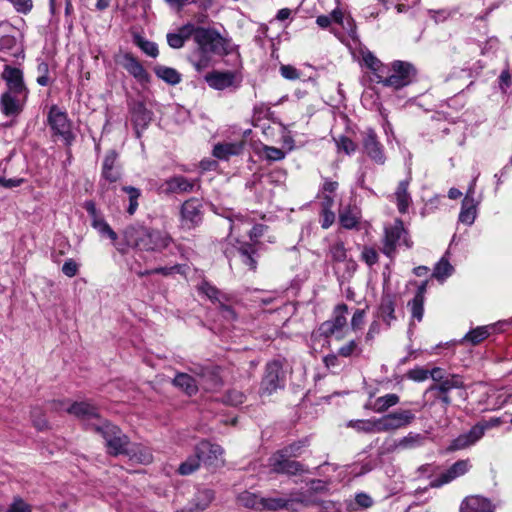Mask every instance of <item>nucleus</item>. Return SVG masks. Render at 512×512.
Here are the masks:
<instances>
[{"mask_svg":"<svg viewBox=\"0 0 512 512\" xmlns=\"http://www.w3.org/2000/svg\"><path fill=\"white\" fill-rule=\"evenodd\" d=\"M190 37L195 43V48L187 56V61L198 73L213 66L215 57L224 58L236 53L240 58L239 46L213 27L184 25L178 33L167 34V43L171 48L179 49Z\"/></svg>","mask_w":512,"mask_h":512,"instance_id":"f257e3e1","label":"nucleus"},{"mask_svg":"<svg viewBox=\"0 0 512 512\" xmlns=\"http://www.w3.org/2000/svg\"><path fill=\"white\" fill-rule=\"evenodd\" d=\"M122 234L125 244L140 252L162 253L174 243L168 231L144 224L128 225Z\"/></svg>","mask_w":512,"mask_h":512,"instance_id":"f03ea898","label":"nucleus"},{"mask_svg":"<svg viewBox=\"0 0 512 512\" xmlns=\"http://www.w3.org/2000/svg\"><path fill=\"white\" fill-rule=\"evenodd\" d=\"M386 74H379L377 83L393 90H400L417 80L418 70L410 62L394 60L387 66Z\"/></svg>","mask_w":512,"mask_h":512,"instance_id":"7ed1b4c3","label":"nucleus"},{"mask_svg":"<svg viewBox=\"0 0 512 512\" xmlns=\"http://www.w3.org/2000/svg\"><path fill=\"white\" fill-rule=\"evenodd\" d=\"M91 430L103 438L106 453L109 456L124 455L129 448L131 442L129 436L119 426L108 420H104L100 424H92Z\"/></svg>","mask_w":512,"mask_h":512,"instance_id":"20e7f679","label":"nucleus"},{"mask_svg":"<svg viewBox=\"0 0 512 512\" xmlns=\"http://www.w3.org/2000/svg\"><path fill=\"white\" fill-rule=\"evenodd\" d=\"M47 123L52 131V136L60 137L63 140L68 158H71V146L76 140V135L72 131V122L67 112L59 109L57 105H52L47 115Z\"/></svg>","mask_w":512,"mask_h":512,"instance_id":"39448f33","label":"nucleus"},{"mask_svg":"<svg viewBox=\"0 0 512 512\" xmlns=\"http://www.w3.org/2000/svg\"><path fill=\"white\" fill-rule=\"evenodd\" d=\"M285 385L286 374L282 362L278 359L267 362L260 382V396H271L278 390H283Z\"/></svg>","mask_w":512,"mask_h":512,"instance_id":"423d86ee","label":"nucleus"},{"mask_svg":"<svg viewBox=\"0 0 512 512\" xmlns=\"http://www.w3.org/2000/svg\"><path fill=\"white\" fill-rule=\"evenodd\" d=\"M453 389L465 390L466 386L463 381V377L459 374H451L445 376V380L441 383L431 384L426 392L433 393L436 400H438L443 408H447L452 404V398L449 393Z\"/></svg>","mask_w":512,"mask_h":512,"instance_id":"0eeeda50","label":"nucleus"},{"mask_svg":"<svg viewBox=\"0 0 512 512\" xmlns=\"http://www.w3.org/2000/svg\"><path fill=\"white\" fill-rule=\"evenodd\" d=\"M498 424V419H491L490 422L480 421L476 423L474 426L471 427V429L468 432L460 434L458 437L453 439L450 445L448 446L447 450L449 452H454L474 445L484 436L485 431L488 428L496 426Z\"/></svg>","mask_w":512,"mask_h":512,"instance_id":"6e6552de","label":"nucleus"},{"mask_svg":"<svg viewBox=\"0 0 512 512\" xmlns=\"http://www.w3.org/2000/svg\"><path fill=\"white\" fill-rule=\"evenodd\" d=\"M269 467L271 471L279 475L297 476L306 472L305 465L294 458L286 456L278 451H275L269 457Z\"/></svg>","mask_w":512,"mask_h":512,"instance_id":"1a4fd4ad","label":"nucleus"},{"mask_svg":"<svg viewBox=\"0 0 512 512\" xmlns=\"http://www.w3.org/2000/svg\"><path fill=\"white\" fill-rule=\"evenodd\" d=\"M203 220V205L201 200L191 197L185 200L180 207V221L184 229L191 230L198 227Z\"/></svg>","mask_w":512,"mask_h":512,"instance_id":"9d476101","label":"nucleus"},{"mask_svg":"<svg viewBox=\"0 0 512 512\" xmlns=\"http://www.w3.org/2000/svg\"><path fill=\"white\" fill-rule=\"evenodd\" d=\"M361 144L363 152L376 164L383 165L386 161L385 149L380 142L376 131L367 128L361 132Z\"/></svg>","mask_w":512,"mask_h":512,"instance_id":"9b49d317","label":"nucleus"},{"mask_svg":"<svg viewBox=\"0 0 512 512\" xmlns=\"http://www.w3.org/2000/svg\"><path fill=\"white\" fill-rule=\"evenodd\" d=\"M205 82L214 90L223 91L228 88L237 89L241 84V77L232 70H213L204 76Z\"/></svg>","mask_w":512,"mask_h":512,"instance_id":"f8f14e48","label":"nucleus"},{"mask_svg":"<svg viewBox=\"0 0 512 512\" xmlns=\"http://www.w3.org/2000/svg\"><path fill=\"white\" fill-rule=\"evenodd\" d=\"M114 59L117 64L124 68L141 85L151 82L150 74L131 52L116 55Z\"/></svg>","mask_w":512,"mask_h":512,"instance_id":"ddd939ff","label":"nucleus"},{"mask_svg":"<svg viewBox=\"0 0 512 512\" xmlns=\"http://www.w3.org/2000/svg\"><path fill=\"white\" fill-rule=\"evenodd\" d=\"M403 234H406V228L404 227V223L401 219H396L392 226L385 228L381 252L390 260L395 259L397 246L399 245Z\"/></svg>","mask_w":512,"mask_h":512,"instance_id":"4468645a","label":"nucleus"},{"mask_svg":"<svg viewBox=\"0 0 512 512\" xmlns=\"http://www.w3.org/2000/svg\"><path fill=\"white\" fill-rule=\"evenodd\" d=\"M416 419L415 413L410 409H399L379 418L382 432L398 430L412 424Z\"/></svg>","mask_w":512,"mask_h":512,"instance_id":"2eb2a0df","label":"nucleus"},{"mask_svg":"<svg viewBox=\"0 0 512 512\" xmlns=\"http://www.w3.org/2000/svg\"><path fill=\"white\" fill-rule=\"evenodd\" d=\"M239 246L233 248H226L224 250V254L228 260H230L231 255L234 250L237 252L238 257L244 267L247 270L256 272L258 267V250L253 243L249 242H238Z\"/></svg>","mask_w":512,"mask_h":512,"instance_id":"dca6fc26","label":"nucleus"},{"mask_svg":"<svg viewBox=\"0 0 512 512\" xmlns=\"http://www.w3.org/2000/svg\"><path fill=\"white\" fill-rule=\"evenodd\" d=\"M129 112L136 137L141 138L142 132L148 128L152 121L153 112L146 108L143 101H133L129 104Z\"/></svg>","mask_w":512,"mask_h":512,"instance_id":"f3484780","label":"nucleus"},{"mask_svg":"<svg viewBox=\"0 0 512 512\" xmlns=\"http://www.w3.org/2000/svg\"><path fill=\"white\" fill-rule=\"evenodd\" d=\"M1 78L6 82L7 92L23 95L25 99L27 98L29 90L25 85L23 71L20 68L5 65Z\"/></svg>","mask_w":512,"mask_h":512,"instance_id":"a211bd4d","label":"nucleus"},{"mask_svg":"<svg viewBox=\"0 0 512 512\" xmlns=\"http://www.w3.org/2000/svg\"><path fill=\"white\" fill-rule=\"evenodd\" d=\"M118 158L119 153L115 149L106 152L101 167V179L108 183H116L122 178V167Z\"/></svg>","mask_w":512,"mask_h":512,"instance_id":"6ab92c4d","label":"nucleus"},{"mask_svg":"<svg viewBox=\"0 0 512 512\" xmlns=\"http://www.w3.org/2000/svg\"><path fill=\"white\" fill-rule=\"evenodd\" d=\"M471 468L469 459L457 460L446 471L441 473L437 478L432 480L429 484L431 488H440L448 484L456 478L466 474Z\"/></svg>","mask_w":512,"mask_h":512,"instance_id":"aec40b11","label":"nucleus"},{"mask_svg":"<svg viewBox=\"0 0 512 512\" xmlns=\"http://www.w3.org/2000/svg\"><path fill=\"white\" fill-rule=\"evenodd\" d=\"M163 186L164 192L167 195L191 193L196 187H200V180L189 179L183 175H175L166 179Z\"/></svg>","mask_w":512,"mask_h":512,"instance_id":"412c9836","label":"nucleus"},{"mask_svg":"<svg viewBox=\"0 0 512 512\" xmlns=\"http://www.w3.org/2000/svg\"><path fill=\"white\" fill-rule=\"evenodd\" d=\"M426 437L420 433L409 432L399 441L393 440L387 446L385 443L379 450V455H385L394 452L397 448L411 450L424 445Z\"/></svg>","mask_w":512,"mask_h":512,"instance_id":"4be33fe9","label":"nucleus"},{"mask_svg":"<svg viewBox=\"0 0 512 512\" xmlns=\"http://www.w3.org/2000/svg\"><path fill=\"white\" fill-rule=\"evenodd\" d=\"M194 452L199 458L200 463L206 466H214L219 460V457L222 456L224 450L219 444L203 440L196 445Z\"/></svg>","mask_w":512,"mask_h":512,"instance_id":"5701e85b","label":"nucleus"},{"mask_svg":"<svg viewBox=\"0 0 512 512\" xmlns=\"http://www.w3.org/2000/svg\"><path fill=\"white\" fill-rule=\"evenodd\" d=\"M397 303V295L395 293H383L377 309V316L387 325L391 326L393 321L397 320L395 308Z\"/></svg>","mask_w":512,"mask_h":512,"instance_id":"b1692460","label":"nucleus"},{"mask_svg":"<svg viewBox=\"0 0 512 512\" xmlns=\"http://www.w3.org/2000/svg\"><path fill=\"white\" fill-rule=\"evenodd\" d=\"M197 375L199 376L206 391H216L224 384L221 376V368L219 366L201 367L200 372L197 373Z\"/></svg>","mask_w":512,"mask_h":512,"instance_id":"393cba45","label":"nucleus"},{"mask_svg":"<svg viewBox=\"0 0 512 512\" xmlns=\"http://www.w3.org/2000/svg\"><path fill=\"white\" fill-rule=\"evenodd\" d=\"M459 512H495V507L488 498L470 495L461 502Z\"/></svg>","mask_w":512,"mask_h":512,"instance_id":"a878e982","label":"nucleus"},{"mask_svg":"<svg viewBox=\"0 0 512 512\" xmlns=\"http://www.w3.org/2000/svg\"><path fill=\"white\" fill-rule=\"evenodd\" d=\"M361 218V210L356 205H347L346 207L339 210V224L344 229H358Z\"/></svg>","mask_w":512,"mask_h":512,"instance_id":"bb28decb","label":"nucleus"},{"mask_svg":"<svg viewBox=\"0 0 512 512\" xmlns=\"http://www.w3.org/2000/svg\"><path fill=\"white\" fill-rule=\"evenodd\" d=\"M245 142H224L217 143L213 147L212 155L220 160H228L231 156H239L243 153Z\"/></svg>","mask_w":512,"mask_h":512,"instance_id":"cd10ccee","label":"nucleus"},{"mask_svg":"<svg viewBox=\"0 0 512 512\" xmlns=\"http://www.w3.org/2000/svg\"><path fill=\"white\" fill-rule=\"evenodd\" d=\"M66 411L81 420L100 418L97 406L87 401H75L66 409Z\"/></svg>","mask_w":512,"mask_h":512,"instance_id":"c85d7f7f","label":"nucleus"},{"mask_svg":"<svg viewBox=\"0 0 512 512\" xmlns=\"http://www.w3.org/2000/svg\"><path fill=\"white\" fill-rule=\"evenodd\" d=\"M18 95L12 92H4L0 97V111L6 117H16L22 110L23 106L17 99Z\"/></svg>","mask_w":512,"mask_h":512,"instance_id":"c756f323","label":"nucleus"},{"mask_svg":"<svg viewBox=\"0 0 512 512\" xmlns=\"http://www.w3.org/2000/svg\"><path fill=\"white\" fill-rule=\"evenodd\" d=\"M124 456H127L130 461L138 464L148 465L153 462V454L151 450L141 444L131 443L126 450Z\"/></svg>","mask_w":512,"mask_h":512,"instance_id":"7c9ffc66","label":"nucleus"},{"mask_svg":"<svg viewBox=\"0 0 512 512\" xmlns=\"http://www.w3.org/2000/svg\"><path fill=\"white\" fill-rule=\"evenodd\" d=\"M470 193H473V188H470L464 199L462 200L461 211L459 213V221L466 225H472L476 218V202Z\"/></svg>","mask_w":512,"mask_h":512,"instance_id":"2f4dec72","label":"nucleus"},{"mask_svg":"<svg viewBox=\"0 0 512 512\" xmlns=\"http://www.w3.org/2000/svg\"><path fill=\"white\" fill-rule=\"evenodd\" d=\"M310 444V437L305 436L301 439L292 441L291 443L284 445L277 451L282 454H286V456L290 458L296 459L303 456L306 453V451L310 447Z\"/></svg>","mask_w":512,"mask_h":512,"instance_id":"473e14b6","label":"nucleus"},{"mask_svg":"<svg viewBox=\"0 0 512 512\" xmlns=\"http://www.w3.org/2000/svg\"><path fill=\"white\" fill-rule=\"evenodd\" d=\"M409 180H402L398 183L395 191L397 209L400 214H406L410 203L412 202L411 195L408 192Z\"/></svg>","mask_w":512,"mask_h":512,"instance_id":"72a5a7b5","label":"nucleus"},{"mask_svg":"<svg viewBox=\"0 0 512 512\" xmlns=\"http://www.w3.org/2000/svg\"><path fill=\"white\" fill-rule=\"evenodd\" d=\"M215 498V492L212 489L198 490L192 500V507L188 512H201L209 507Z\"/></svg>","mask_w":512,"mask_h":512,"instance_id":"f704fd0d","label":"nucleus"},{"mask_svg":"<svg viewBox=\"0 0 512 512\" xmlns=\"http://www.w3.org/2000/svg\"><path fill=\"white\" fill-rule=\"evenodd\" d=\"M173 385L181 389L189 397L198 392L196 380L187 373H177L173 379Z\"/></svg>","mask_w":512,"mask_h":512,"instance_id":"c9c22d12","label":"nucleus"},{"mask_svg":"<svg viewBox=\"0 0 512 512\" xmlns=\"http://www.w3.org/2000/svg\"><path fill=\"white\" fill-rule=\"evenodd\" d=\"M294 500L280 498V497H262L261 512L271 511L277 512L280 510H288L292 508Z\"/></svg>","mask_w":512,"mask_h":512,"instance_id":"e433bc0d","label":"nucleus"},{"mask_svg":"<svg viewBox=\"0 0 512 512\" xmlns=\"http://www.w3.org/2000/svg\"><path fill=\"white\" fill-rule=\"evenodd\" d=\"M236 500L244 508L261 512L262 497L257 493L245 490L237 495Z\"/></svg>","mask_w":512,"mask_h":512,"instance_id":"4c0bfd02","label":"nucleus"},{"mask_svg":"<svg viewBox=\"0 0 512 512\" xmlns=\"http://www.w3.org/2000/svg\"><path fill=\"white\" fill-rule=\"evenodd\" d=\"M91 226L98 232L101 238H108L119 252H123V249L118 243V234L105 219L91 223Z\"/></svg>","mask_w":512,"mask_h":512,"instance_id":"58836bf2","label":"nucleus"},{"mask_svg":"<svg viewBox=\"0 0 512 512\" xmlns=\"http://www.w3.org/2000/svg\"><path fill=\"white\" fill-rule=\"evenodd\" d=\"M348 427L355 429L357 432H363L366 434L382 432L381 425L379 424V418L351 420L348 423Z\"/></svg>","mask_w":512,"mask_h":512,"instance_id":"ea45409f","label":"nucleus"},{"mask_svg":"<svg viewBox=\"0 0 512 512\" xmlns=\"http://www.w3.org/2000/svg\"><path fill=\"white\" fill-rule=\"evenodd\" d=\"M155 75L169 85H177L181 82V74L174 68L164 65H156L153 68Z\"/></svg>","mask_w":512,"mask_h":512,"instance_id":"a19ab883","label":"nucleus"},{"mask_svg":"<svg viewBox=\"0 0 512 512\" xmlns=\"http://www.w3.org/2000/svg\"><path fill=\"white\" fill-rule=\"evenodd\" d=\"M400 401V397L395 393H389L384 396L378 397L374 404L369 407L368 405L365 408H371L376 413H384L390 407L395 406Z\"/></svg>","mask_w":512,"mask_h":512,"instance_id":"79ce46f5","label":"nucleus"},{"mask_svg":"<svg viewBox=\"0 0 512 512\" xmlns=\"http://www.w3.org/2000/svg\"><path fill=\"white\" fill-rule=\"evenodd\" d=\"M247 399V396L244 392L232 388L225 391V393L221 396V398L217 399L218 402L231 407H238L243 404Z\"/></svg>","mask_w":512,"mask_h":512,"instance_id":"37998d69","label":"nucleus"},{"mask_svg":"<svg viewBox=\"0 0 512 512\" xmlns=\"http://www.w3.org/2000/svg\"><path fill=\"white\" fill-rule=\"evenodd\" d=\"M489 335L490 329L488 326H478L465 334L461 342H469L471 345L476 346L487 339Z\"/></svg>","mask_w":512,"mask_h":512,"instance_id":"c03bdc74","label":"nucleus"},{"mask_svg":"<svg viewBox=\"0 0 512 512\" xmlns=\"http://www.w3.org/2000/svg\"><path fill=\"white\" fill-rule=\"evenodd\" d=\"M121 190L128 195L129 205L126 209V212L132 216L135 214L139 207V199L142 196V192L139 188L134 186L126 185L122 186Z\"/></svg>","mask_w":512,"mask_h":512,"instance_id":"a18cd8bd","label":"nucleus"},{"mask_svg":"<svg viewBox=\"0 0 512 512\" xmlns=\"http://www.w3.org/2000/svg\"><path fill=\"white\" fill-rule=\"evenodd\" d=\"M348 313V306L345 303H340L336 305L333 309L332 318L330 321L332 322L334 328L337 329V331L342 330L346 324V314Z\"/></svg>","mask_w":512,"mask_h":512,"instance_id":"49530a36","label":"nucleus"},{"mask_svg":"<svg viewBox=\"0 0 512 512\" xmlns=\"http://www.w3.org/2000/svg\"><path fill=\"white\" fill-rule=\"evenodd\" d=\"M133 43L150 57L156 58L159 54L157 44L145 39L139 33L133 34Z\"/></svg>","mask_w":512,"mask_h":512,"instance_id":"de8ad7c7","label":"nucleus"},{"mask_svg":"<svg viewBox=\"0 0 512 512\" xmlns=\"http://www.w3.org/2000/svg\"><path fill=\"white\" fill-rule=\"evenodd\" d=\"M454 271L453 266L450 264L448 259L445 257H442L435 265L432 277L436 278L437 280L443 281L449 276L452 275Z\"/></svg>","mask_w":512,"mask_h":512,"instance_id":"09e8293b","label":"nucleus"},{"mask_svg":"<svg viewBox=\"0 0 512 512\" xmlns=\"http://www.w3.org/2000/svg\"><path fill=\"white\" fill-rule=\"evenodd\" d=\"M30 416L34 427L39 431H43L49 427L48 420L46 419L45 413L41 407H32Z\"/></svg>","mask_w":512,"mask_h":512,"instance_id":"8fccbe9b","label":"nucleus"},{"mask_svg":"<svg viewBox=\"0 0 512 512\" xmlns=\"http://www.w3.org/2000/svg\"><path fill=\"white\" fill-rule=\"evenodd\" d=\"M327 206H325L320 214L321 217V227L323 229H328L335 221V213L329 208L332 204L333 199L331 196L326 195L324 197Z\"/></svg>","mask_w":512,"mask_h":512,"instance_id":"3c124183","label":"nucleus"},{"mask_svg":"<svg viewBox=\"0 0 512 512\" xmlns=\"http://www.w3.org/2000/svg\"><path fill=\"white\" fill-rule=\"evenodd\" d=\"M200 464L201 463L199 461V458L197 457L196 453L194 452V455L188 457L184 462H182L179 465L177 472L180 475H185V476L190 475L199 469Z\"/></svg>","mask_w":512,"mask_h":512,"instance_id":"603ef678","label":"nucleus"},{"mask_svg":"<svg viewBox=\"0 0 512 512\" xmlns=\"http://www.w3.org/2000/svg\"><path fill=\"white\" fill-rule=\"evenodd\" d=\"M329 253L333 262H344L347 258V249L343 241L333 243L329 248Z\"/></svg>","mask_w":512,"mask_h":512,"instance_id":"864d4df0","label":"nucleus"},{"mask_svg":"<svg viewBox=\"0 0 512 512\" xmlns=\"http://www.w3.org/2000/svg\"><path fill=\"white\" fill-rule=\"evenodd\" d=\"M364 61L369 69H371L377 80H379V74H386L387 66L384 65L377 57H375L373 54H368Z\"/></svg>","mask_w":512,"mask_h":512,"instance_id":"5fc2aeb1","label":"nucleus"},{"mask_svg":"<svg viewBox=\"0 0 512 512\" xmlns=\"http://www.w3.org/2000/svg\"><path fill=\"white\" fill-rule=\"evenodd\" d=\"M361 353L362 349L359 347L356 340H350L348 343L338 349V355L345 358L360 356Z\"/></svg>","mask_w":512,"mask_h":512,"instance_id":"6e6d98bb","label":"nucleus"},{"mask_svg":"<svg viewBox=\"0 0 512 512\" xmlns=\"http://www.w3.org/2000/svg\"><path fill=\"white\" fill-rule=\"evenodd\" d=\"M37 73L38 76L36 78V82L40 86H48L51 84V79L49 77V65L46 61L41 60L37 65Z\"/></svg>","mask_w":512,"mask_h":512,"instance_id":"4d7b16f0","label":"nucleus"},{"mask_svg":"<svg viewBox=\"0 0 512 512\" xmlns=\"http://www.w3.org/2000/svg\"><path fill=\"white\" fill-rule=\"evenodd\" d=\"M360 259L369 267H372L378 263L379 254L374 247L365 245L361 251Z\"/></svg>","mask_w":512,"mask_h":512,"instance_id":"13d9d810","label":"nucleus"},{"mask_svg":"<svg viewBox=\"0 0 512 512\" xmlns=\"http://www.w3.org/2000/svg\"><path fill=\"white\" fill-rule=\"evenodd\" d=\"M424 301L423 299L413 297L412 300L408 302L412 317L419 322L422 321L424 315Z\"/></svg>","mask_w":512,"mask_h":512,"instance_id":"bf43d9fd","label":"nucleus"},{"mask_svg":"<svg viewBox=\"0 0 512 512\" xmlns=\"http://www.w3.org/2000/svg\"><path fill=\"white\" fill-rule=\"evenodd\" d=\"M335 141L338 150L344 151L347 155L353 154L357 149L356 143L345 135L339 136Z\"/></svg>","mask_w":512,"mask_h":512,"instance_id":"052dcab7","label":"nucleus"},{"mask_svg":"<svg viewBox=\"0 0 512 512\" xmlns=\"http://www.w3.org/2000/svg\"><path fill=\"white\" fill-rule=\"evenodd\" d=\"M280 75L290 81H295L301 78V71L298 70L295 66L290 64H281L279 67Z\"/></svg>","mask_w":512,"mask_h":512,"instance_id":"680f3d73","label":"nucleus"},{"mask_svg":"<svg viewBox=\"0 0 512 512\" xmlns=\"http://www.w3.org/2000/svg\"><path fill=\"white\" fill-rule=\"evenodd\" d=\"M406 377L415 382H423L429 378V370L424 367H415L406 373Z\"/></svg>","mask_w":512,"mask_h":512,"instance_id":"e2e57ef3","label":"nucleus"},{"mask_svg":"<svg viewBox=\"0 0 512 512\" xmlns=\"http://www.w3.org/2000/svg\"><path fill=\"white\" fill-rule=\"evenodd\" d=\"M269 227L265 224H255L249 231V243H253L255 246L259 243V239L265 234Z\"/></svg>","mask_w":512,"mask_h":512,"instance_id":"0e129e2a","label":"nucleus"},{"mask_svg":"<svg viewBox=\"0 0 512 512\" xmlns=\"http://www.w3.org/2000/svg\"><path fill=\"white\" fill-rule=\"evenodd\" d=\"M200 291L205 294L212 302H220V290L209 282H203L200 286Z\"/></svg>","mask_w":512,"mask_h":512,"instance_id":"69168bd1","label":"nucleus"},{"mask_svg":"<svg viewBox=\"0 0 512 512\" xmlns=\"http://www.w3.org/2000/svg\"><path fill=\"white\" fill-rule=\"evenodd\" d=\"M263 150L265 152L266 158L269 161H281L286 156L285 152L277 147L265 145Z\"/></svg>","mask_w":512,"mask_h":512,"instance_id":"338daca9","label":"nucleus"},{"mask_svg":"<svg viewBox=\"0 0 512 512\" xmlns=\"http://www.w3.org/2000/svg\"><path fill=\"white\" fill-rule=\"evenodd\" d=\"M7 512H32L31 505L27 504L22 498H15L10 504Z\"/></svg>","mask_w":512,"mask_h":512,"instance_id":"774afa93","label":"nucleus"}]
</instances>
